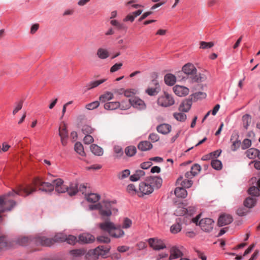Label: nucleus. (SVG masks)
<instances>
[{"label": "nucleus", "mask_w": 260, "mask_h": 260, "mask_svg": "<svg viewBox=\"0 0 260 260\" xmlns=\"http://www.w3.org/2000/svg\"><path fill=\"white\" fill-rule=\"evenodd\" d=\"M113 202H104L102 205H95L90 207V209H99V213L104 222L99 224V228L103 231L107 232L110 235L113 229H115L116 225L110 221L109 217L112 212H117V209L114 207Z\"/></svg>", "instance_id": "1"}, {"label": "nucleus", "mask_w": 260, "mask_h": 260, "mask_svg": "<svg viewBox=\"0 0 260 260\" xmlns=\"http://www.w3.org/2000/svg\"><path fill=\"white\" fill-rule=\"evenodd\" d=\"M46 192H51L55 189V183L43 181L39 178L34 179L32 184H27L25 186L19 185L15 189L13 190L15 194L22 196H27L36 191V188Z\"/></svg>", "instance_id": "2"}, {"label": "nucleus", "mask_w": 260, "mask_h": 260, "mask_svg": "<svg viewBox=\"0 0 260 260\" xmlns=\"http://www.w3.org/2000/svg\"><path fill=\"white\" fill-rule=\"evenodd\" d=\"M55 191L58 193L68 192L70 196H75L78 192V183L76 182L70 183L69 186L63 184V181L60 178L53 180Z\"/></svg>", "instance_id": "3"}, {"label": "nucleus", "mask_w": 260, "mask_h": 260, "mask_svg": "<svg viewBox=\"0 0 260 260\" xmlns=\"http://www.w3.org/2000/svg\"><path fill=\"white\" fill-rule=\"evenodd\" d=\"M183 72L188 76L192 82H200L206 80L205 75L200 73L197 74V70L194 66L191 63H187L182 67Z\"/></svg>", "instance_id": "4"}, {"label": "nucleus", "mask_w": 260, "mask_h": 260, "mask_svg": "<svg viewBox=\"0 0 260 260\" xmlns=\"http://www.w3.org/2000/svg\"><path fill=\"white\" fill-rule=\"evenodd\" d=\"M110 248L103 245L99 246L93 250H90L86 255L88 260H96L99 256L104 257L108 253Z\"/></svg>", "instance_id": "5"}, {"label": "nucleus", "mask_w": 260, "mask_h": 260, "mask_svg": "<svg viewBox=\"0 0 260 260\" xmlns=\"http://www.w3.org/2000/svg\"><path fill=\"white\" fill-rule=\"evenodd\" d=\"M174 103L175 101L172 95L166 92L157 99L158 105L164 107L171 106L174 105Z\"/></svg>", "instance_id": "6"}, {"label": "nucleus", "mask_w": 260, "mask_h": 260, "mask_svg": "<svg viewBox=\"0 0 260 260\" xmlns=\"http://www.w3.org/2000/svg\"><path fill=\"white\" fill-rule=\"evenodd\" d=\"M199 225L203 231L210 232L213 229L214 221L211 218H205L200 221Z\"/></svg>", "instance_id": "7"}, {"label": "nucleus", "mask_w": 260, "mask_h": 260, "mask_svg": "<svg viewBox=\"0 0 260 260\" xmlns=\"http://www.w3.org/2000/svg\"><path fill=\"white\" fill-rule=\"evenodd\" d=\"M148 242L150 246L155 250H159L166 247L164 241L157 238H150L148 240Z\"/></svg>", "instance_id": "8"}, {"label": "nucleus", "mask_w": 260, "mask_h": 260, "mask_svg": "<svg viewBox=\"0 0 260 260\" xmlns=\"http://www.w3.org/2000/svg\"><path fill=\"white\" fill-rule=\"evenodd\" d=\"M129 107V104L124 106L123 102L120 104L118 102H108L105 103L104 105V108L108 110H113L117 109L118 108H120L121 110H125L128 109Z\"/></svg>", "instance_id": "9"}, {"label": "nucleus", "mask_w": 260, "mask_h": 260, "mask_svg": "<svg viewBox=\"0 0 260 260\" xmlns=\"http://www.w3.org/2000/svg\"><path fill=\"white\" fill-rule=\"evenodd\" d=\"M58 131L61 143L63 146H66L67 144V140L68 138V131L65 123H63L59 126Z\"/></svg>", "instance_id": "10"}, {"label": "nucleus", "mask_w": 260, "mask_h": 260, "mask_svg": "<svg viewBox=\"0 0 260 260\" xmlns=\"http://www.w3.org/2000/svg\"><path fill=\"white\" fill-rule=\"evenodd\" d=\"M129 103L133 107L139 110L145 109L146 107L143 100L136 96L131 98Z\"/></svg>", "instance_id": "11"}, {"label": "nucleus", "mask_w": 260, "mask_h": 260, "mask_svg": "<svg viewBox=\"0 0 260 260\" xmlns=\"http://www.w3.org/2000/svg\"><path fill=\"white\" fill-rule=\"evenodd\" d=\"M140 193H142V196L144 194H149L153 191V187L152 185L149 184L146 180L145 182H141L139 185Z\"/></svg>", "instance_id": "12"}, {"label": "nucleus", "mask_w": 260, "mask_h": 260, "mask_svg": "<svg viewBox=\"0 0 260 260\" xmlns=\"http://www.w3.org/2000/svg\"><path fill=\"white\" fill-rule=\"evenodd\" d=\"M146 180L149 184L152 185L153 188H159L162 185V180L158 176L147 177Z\"/></svg>", "instance_id": "13"}, {"label": "nucleus", "mask_w": 260, "mask_h": 260, "mask_svg": "<svg viewBox=\"0 0 260 260\" xmlns=\"http://www.w3.org/2000/svg\"><path fill=\"white\" fill-rule=\"evenodd\" d=\"M174 93L179 96H183L187 95L189 93V89L185 86L180 85H175L173 87Z\"/></svg>", "instance_id": "14"}, {"label": "nucleus", "mask_w": 260, "mask_h": 260, "mask_svg": "<svg viewBox=\"0 0 260 260\" xmlns=\"http://www.w3.org/2000/svg\"><path fill=\"white\" fill-rule=\"evenodd\" d=\"M233 220L232 216L229 214H222L218 218V224L219 226H222L229 224Z\"/></svg>", "instance_id": "15"}, {"label": "nucleus", "mask_w": 260, "mask_h": 260, "mask_svg": "<svg viewBox=\"0 0 260 260\" xmlns=\"http://www.w3.org/2000/svg\"><path fill=\"white\" fill-rule=\"evenodd\" d=\"M36 243L43 246H50L54 243V240L53 238H47L44 237H41L36 239Z\"/></svg>", "instance_id": "16"}, {"label": "nucleus", "mask_w": 260, "mask_h": 260, "mask_svg": "<svg viewBox=\"0 0 260 260\" xmlns=\"http://www.w3.org/2000/svg\"><path fill=\"white\" fill-rule=\"evenodd\" d=\"M170 252V255L169 256V260L178 258L183 255V253L181 251L179 248L176 246L171 247Z\"/></svg>", "instance_id": "17"}, {"label": "nucleus", "mask_w": 260, "mask_h": 260, "mask_svg": "<svg viewBox=\"0 0 260 260\" xmlns=\"http://www.w3.org/2000/svg\"><path fill=\"white\" fill-rule=\"evenodd\" d=\"M192 103L191 98L184 100L179 107V110L181 112H188L191 108Z\"/></svg>", "instance_id": "18"}, {"label": "nucleus", "mask_w": 260, "mask_h": 260, "mask_svg": "<svg viewBox=\"0 0 260 260\" xmlns=\"http://www.w3.org/2000/svg\"><path fill=\"white\" fill-rule=\"evenodd\" d=\"M79 240L84 243H91L94 241V237L89 234L84 233L79 236Z\"/></svg>", "instance_id": "19"}, {"label": "nucleus", "mask_w": 260, "mask_h": 260, "mask_svg": "<svg viewBox=\"0 0 260 260\" xmlns=\"http://www.w3.org/2000/svg\"><path fill=\"white\" fill-rule=\"evenodd\" d=\"M172 126L168 124H162L157 127V131L158 133L164 135L169 133L171 131Z\"/></svg>", "instance_id": "20"}, {"label": "nucleus", "mask_w": 260, "mask_h": 260, "mask_svg": "<svg viewBox=\"0 0 260 260\" xmlns=\"http://www.w3.org/2000/svg\"><path fill=\"white\" fill-rule=\"evenodd\" d=\"M152 147V144L147 141H141L138 145V149L142 151H148L151 149Z\"/></svg>", "instance_id": "21"}, {"label": "nucleus", "mask_w": 260, "mask_h": 260, "mask_svg": "<svg viewBox=\"0 0 260 260\" xmlns=\"http://www.w3.org/2000/svg\"><path fill=\"white\" fill-rule=\"evenodd\" d=\"M182 179L183 177L182 176H180L177 179L176 181V183L178 184H180L181 186V187H183L184 188H189L191 186V185H192V180L186 179L182 180Z\"/></svg>", "instance_id": "22"}, {"label": "nucleus", "mask_w": 260, "mask_h": 260, "mask_svg": "<svg viewBox=\"0 0 260 260\" xmlns=\"http://www.w3.org/2000/svg\"><path fill=\"white\" fill-rule=\"evenodd\" d=\"M246 155L249 159H254L256 157L258 158L259 151L255 148H250L247 150L246 152Z\"/></svg>", "instance_id": "23"}, {"label": "nucleus", "mask_w": 260, "mask_h": 260, "mask_svg": "<svg viewBox=\"0 0 260 260\" xmlns=\"http://www.w3.org/2000/svg\"><path fill=\"white\" fill-rule=\"evenodd\" d=\"M153 82L154 84L156 85L155 88H148L146 90V92L151 96L156 95L160 90L159 86L157 81L153 80Z\"/></svg>", "instance_id": "24"}, {"label": "nucleus", "mask_w": 260, "mask_h": 260, "mask_svg": "<svg viewBox=\"0 0 260 260\" xmlns=\"http://www.w3.org/2000/svg\"><path fill=\"white\" fill-rule=\"evenodd\" d=\"M257 200L255 198L248 197L244 201V205L248 208H253L256 204Z\"/></svg>", "instance_id": "25"}, {"label": "nucleus", "mask_w": 260, "mask_h": 260, "mask_svg": "<svg viewBox=\"0 0 260 260\" xmlns=\"http://www.w3.org/2000/svg\"><path fill=\"white\" fill-rule=\"evenodd\" d=\"M113 152V157L114 159H119L121 158L123 155L122 148L119 146H115L114 147Z\"/></svg>", "instance_id": "26"}, {"label": "nucleus", "mask_w": 260, "mask_h": 260, "mask_svg": "<svg viewBox=\"0 0 260 260\" xmlns=\"http://www.w3.org/2000/svg\"><path fill=\"white\" fill-rule=\"evenodd\" d=\"M174 192L176 196L178 198H185L187 195L186 189L181 187H176Z\"/></svg>", "instance_id": "27"}, {"label": "nucleus", "mask_w": 260, "mask_h": 260, "mask_svg": "<svg viewBox=\"0 0 260 260\" xmlns=\"http://www.w3.org/2000/svg\"><path fill=\"white\" fill-rule=\"evenodd\" d=\"M124 234V232L121 229L120 225H116L115 229H113V231L111 234V236L114 238H120L122 237Z\"/></svg>", "instance_id": "28"}, {"label": "nucleus", "mask_w": 260, "mask_h": 260, "mask_svg": "<svg viewBox=\"0 0 260 260\" xmlns=\"http://www.w3.org/2000/svg\"><path fill=\"white\" fill-rule=\"evenodd\" d=\"M164 80L165 83L170 86L173 85L176 81V77L172 74H167L166 75Z\"/></svg>", "instance_id": "29"}, {"label": "nucleus", "mask_w": 260, "mask_h": 260, "mask_svg": "<svg viewBox=\"0 0 260 260\" xmlns=\"http://www.w3.org/2000/svg\"><path fill=\"white\" fill-rule=\"evenodd\" d=\"M96 55L100 59H105L109 57V53L107 50L100 48L97 50Z\"/></svg>", "instance_id": "30"}, {"label": "nucleus", "mask_w": 260, "mask_h": 260, "mask_svg": "<svg viewBox=\"0 0 260 260\" xmlns=\"http://www.w3.org/2000/svg\"><path fill=\"white\" fill-rule=\"evenodd\" d=\"M145 175V172L143 170H139L135 172V173L131 175L129 177L131 181H137L139 180L140 178Z\"/></svg>", "instance_id": "31"}, {"label": "nucleus", "mask_w": 260, "mask_h": 260, "mask_svg": "<svg viewBox=\"0 0 260 260\" xmlns=\"http://www.w3.org/2000/svg\"><path fill=\"white\" fill-rule=\"evenodd\" d=\"M106 79H101L97 81H92L87 84L86 87L87 90H90L92 88L98 87L100 84L104 83Z\"/></svg>", "instance_id": "32"}, {"label": "nucleus", "mask_w": 260, "mask_h": 260, "mask_svg": "<svg viewBox=\"0 0 260 260\" xmlns=\"http://www.w3.org/2000/svg\"><path fill=\"white\" fill-rule=\"evenodd\" d=\"M90 150L95 155L101 156L103 154V149L95 144H92L90 146Z\"/></svg>", "instance_id": "33"}, {"label": "nucleus", "mask_w": 260, "mask_h": 260, "mask_svg": "<svg viewBox=\"0 0 260 260\" xmlns=\"http://www.w3.org/2000/svg\"><path fill=\"white\" fill-rule=\"evenodd\" d=\"M73 258L81 257L85 254V251L82 249H73L70 251Z\"/></svg>", "instance_id": "34"}, {"label": "nucleus", "mask_w": 260, "mask_h": 260, "mask_svg": "<svg viewBox=\"0 0 260 260\" xmlns=\"http://www.w3.org/2000/svg\"><path fill=\"white\" fill-rule=\"evenodd\" d=\"M114 98L113 94L111 92H106L104 94L101 95L99 99L101 102L105 103L107 101H110L113 99Z\"/></svg>", "instance_id": "35"}, {"label": "nucleus", "mask_w": 260, "mask_h": 260, "mask_svg": "<svg viewBox=\"0 0 260 260\" xmlns=\"http://www.w3.org/2000/svg\"><path fill=\"white\" fill-rule=\"evenodd\" d=\"M124 152L128 157L133 156L137 152V149L134 146H129L125 148Z\"/></svg>", "instance_id": "36"}, {"label": "nucleus", "mask_w": 260, "mask_h": 260, "mask_svg": "<svg viewBox=\"0 0 260 260\" xmlns=\"http://www.w3.org/2000/svg\"><path fill=\"white\" fill-rule=\"evenodd\" d=\"M75 151L81 156H85V153L84 151V148L80 142H77L74 146Z\"/></svg>", "instance_id": "37"}, {"label": "nucleus", "mask_w": 260, "mask_h": 260, "mask_svg": "<svg viewBox=\"0 0 260 260\" xmlns=\"http://www.w3.org/2000/svg\"><path fill=\"white\" fill-rule=\"evenodd\" d=\"M243 125L245 129H247L251 122V117L249 114H245L242 116Z\"/></svg>", "instance_id": "38"}, {"label": "nucleus", "mask_w": 260, "mask_h": 260, "mask_svg": "<svg viewBox=\"0 0 260 260\" xmlns=\"http://www.w3.org/2000/svg\"><path fill=\"white\" fill-rule=\"evenodd\" d=\"M248 193L249 194L253 197H259L260 196L259 188L257 186H251L248 189Z\"/></svg>", "instance_id": "39"}, {"label": "nucleus", "mask_w": 260, "mask_h": 260, "mask_svg": "<svg viewBox=\"0 0 260 260\" xmlns=\"http://www.w3.org/2000/svg\"><path fill=\"white\" fill-rule=\"evenodd\" d=\"M192 101H196L200 99H205L206 97V93L203 92H198L190 95Z\"/></svg>", "instance_id": "40"}, {"label": "nucleus", "mask_w": 260, "mask_h": 260, "mask_svg": "<svg viewBox=\"0 0 260 260\" xmlns=\"http://www.w3.org/2000/svg\"><path fill=\"white\" fill-rule=\"evenodd\" d=\"M67 239V235H64L63 233H58L53 238V240H54V243L56 242H62L66 241Z\"/></svg>", "instance_id": "41"}, {"label": "nucleus", "mask_w": 260, "mask_h": 260, "mask_svg": "<svg viewBox=\"0 0 260 260\" xmlns=\"http://www.w3.org/2000/svg\"><path fill=\"white\" fill-rule=\"evenodd\" d=\"M174 117L179 121H184L186 119V115L185 114L182 112H176L173 114Z\"/></svg>", "instance_id": "42"}, {"label": "nucleus", "mask_w": 260, "mask_h": 260, "mask_svg": "<svg viewBox=\"0 0 260 260\" xmlns=\"http://www.w3.org/2000/svg\"><path fill=\"white\" fill-rule=\"evenodd\" d=\"M100 197L96 193H90L86 197V199L88 202L95 203L99 200Z\"/></svg>", "instance_id": "43"}, {"label": "nucleus", "mask_w": 260, "mask_h": 260, "mask_svg": "<svg viewBox=\"0 0 260 260\" xmlns=\"http://www.w3.org/2000/svg\"><path fill=\"white\" fill-rule=\"evenodd\" d=\"M214 44L212 42H206L201 41L200 43V48L202 49H207L212 48Z\"/></svg>", "instance_id": "44"}, {"label": "nucleus", "mask_w": 260, "mask_h": 260, "mask_svg": "<svg viewBox=\"0 0 260 260\" xmlns=\"http://www.w3.org/2000/svg\"><path fill=\"white\" fill-rule=\"evenodd\" d=\"M211 165L213 168L217 170H221L222 168V163L221 161L218 159L212 160Z\"/></svg>", "instance_id": "45"}, {"label": "nucleus", "mask_w": 260, "mask_h": 260, "mask_svg": "<svg viewBox=\"0 0 260 260\" xmlns=\"http://www.w3.org/2000/svg\"><path fill=\"white\" fill-rule=\"evenodd\" d=\"M110 23L113 26L116 27V28L119 30H123L125 28L124 24L119 23L116 20H112L110 21Z\"/></svg>", "instance_id": "46"}, {"label": "nucleus", "mask_w": 260, "mask_h": 260, "mask_svg": "<svg viewBox=\"0 0 260 260\" xmlns=\"http://www.w3.org/2000/svg\"><path fill=\"white\" fill-rule=\"evenodd\" d=\"M130 174V171L128 169L124 170L119 172L117 175V177L119 179H123L128 177Z\"/></svg>", "instance_id": "47"}, {"label": "nucleus", "mask_w": 260, "mask_h": 260, "mask_svg": "<svg viewBox=\"0 0 260 260\" xmlns=\"http://www.w3.org/2000/svg\"><path fill=\"white\" fill-rule=\"evenodd\" d=\"M99 102L96 101L87 104L85 106V108L88 110H91L98 108L99 106Z\"/></svg>", "instance_id": "48"}, {"label": "nucleus", "mask_w": 260, "mask_h": 260, "mask_svg": "<svg viewBox=\"0 0 260 260\" xmlns=\"http://www.w3.org/2000/svg\"><path fill=\"white\" fill-rule=\"evenodd\" d=\"M181 230V225L179 223H175L171 226L170 231L172 233L176 234Z\"/></svg>", "instance_id": "49"}, {"label": "nucleus", "mask_w": 260, "mask_h": 260, "mask_svg": "<svg viewBox=\"0 0 260 260\" xmlns=\"http://www.w3.org/2000/svg\"><path fill=\"white\" fill-rule=\"evenodd\" d=\"M201 170V166L199 164H196L192 166L190 171L192 172L193 176H196L200 172Z\"/></svg>", "instance_id": "50"}, {"label": "nucleus", "mask_w": 260, "mask_h": 260, "mask_svg": "<svg viewBox=\"0 0 260 260\" xmlns=\"http://www.w3.org/2000/svg\"><path fill=\"white\" fill-rule=\"evenodd\" d=\"M66 241L68 243L70 244H75L77 240V238L73 235H69L68 236H67V239L66 240Z\"/></svg>", "instance_id": "51"}, {"label": "nucleus", "mask_w": 260, "mask_h": 260, "mask_svg": "<svg viewBox=\"0 0 260 260\" xmlns=\"http://www.w3.org/2000/svg\"><path fill=\"white\" fill-rule=\"evenodd\" d=\"M186 208L179 207L175 211V214L177 216H184L186 215Z\"/></svg>", "instance_id": "52"}, {"label": "nucleus", "mask_w": 260, "mask_h": 260, "mask_svg": "<svg viewBox=\"0 0 260 260\" xmlns=\"http://www.w3.org/2000/svg\"><path fill=\"white\" fill-rule=\"evenodd\" d=\"M97 241L100 243H108L110 242V239L107 236H100L97 237Z\"/></svg>", "instance_id": "53"}, {"label": "nucleus", "mask_w": 260, "mask_h": 260, "mask_svg": "<svg viewBox=\"0 0 260 260\" xmlns=\"http://www.w3.org/2000/svg\"><path fill=\"white\" fill-rule=\"evenodd\" d=\"M251 145V141L248 139H245L243 140L242 144V148L243 149H246Z\"/></svg>", "instance_id": "54"}, {"label": "nucleus", "mask_w": 260, "mask_h": 260, "mask_svg": "<svg viewBox=\"0 0 260 260\" xmlns=\"http://www.w3.org/2000/svg\"><path fill=\"white\" fill-rule=\"evenodd\" d=\"M241 145V142L239 140H235L233 142L231 146V149L232 151H235L239 148Z\"/></svg>", "instance_id": "55"}, {"label": "nucleus", "mask_w": 260, "mask_h": 260, "mask_svg": "<svg viewBox=\"0 0 260 260\" xmlns=\"http://www.w3.org/2000/svg\"><path fill=\"white\" fill-rule=\"evenodd\" d=\"M16 106L13 111V114L15 115L20 109H21L23 105V101H20L16 104Z\"/></svg>", "instance_id": "56"}, {"label": "nucleus", "mask_w": 260, "mask_h": 260, "mask_svg": "<svg viewBox=\"0 0 260 260\" xmlns=\"http://www.w3.org/2000/svg\"><path fill=\"white\" fill-rule=\"evenodd\" d=\"M149 139L152 142L154 143L158 141L159 139V136L156 133H151L149 136Z\"/></svg>", "instance_id": "57"}, {"label": "nucleus", "mask_w": 260, "mask_h": 260, "mask_svg": "<svg viewBox=\"0 0 260 260\" xmlns=\"http://www.w3.org/2000/svg\"><path fill=\"white\" fill-rule=\"evenodd\" d=\"M82 131L84 134H91L93 132V128L89 125H84L82 127Z\"/></svg>", "instance_id": "58"}, {"label": "nucleus", "mask_w": 260, "mask_h": 260, "mask_svg": "<svg viewBox=\"0 0 260 260\" xmlns=\"http://www.w3.org/2000/svg\"><path fill=\"white\" fill-rule=\"evenodd\" d=\"M132 222V220L128 218H125L124 219L122 228L124 229H127L131 227Z\"/></svg>", "instance_id": "59"}, {"label": "nucleus", "mask_w": 260, "mask_h": 260, "mask_svg": "<svg viewBox=\"0 0 260 260\" xmlns=\"http://www.w3.org/2000/svg\"><path fill=\"white\" fill-rule=\"evenodd\" d=\"M247 212V210L243 207L239 208L237 210V214L241 216L246 215Z\"/></svg>", "instance_id": "60"}, {"label": "nucleus", "mask_w": 260, "mask_h": 260, "mask_svg": "<svg viewBox=\"0 0 260 260\" xmlns=\"http://www.w3.org/2000/svg\"><path fill=\"white\" fill-rule=\"evenodd\" d=\"M7 246V242L6 237L0 236V249L4 248Z\"/></svg>", "instance_id": "61"}, {"label": "nucleus", "mask_w": 260, "mask_h": 260, "mask_svg": "<svg viewBox=\"0 0 260 260\" xmlns=\"http://www.w3.org/2000/svg\"><path fill=\"white\" fill-rule=\"evenodd\" d=\"M127 191L128 192V193L132 194H134L136 192V188L134 184H131L127 186Z\"/></svg>", "instance_id": "62"}, {"label": "nucleus", "mask_w": 260, "mask_h": 260, "mask_svg": "<svg viewBox=\"0 0 260 260\" xmlns=\"http://www.w3.org/2000/svg\"><path fill=\"white\" fill-rule=\"evenodd\" d=\"M122 66V63H115L110 69V72L112 73L115 72L119 70Z\"/></svg>", "instance_id": "63"}, {"label": "nucleus", "mask_w": 260, "mask_h": 260, "mask_svg": "<svg viewBox=\"0 0 260 260\" xmlns=\"http://www.w3.org/2000/svg\"><path fill=\"white\" fill-rule=\"evenodd\" d=\"M84 142L85 144H89L93 141V138L92 137L89 135H86L84 139H83Z\"/></svg>", "instance_id": "64"}]
</instances>
